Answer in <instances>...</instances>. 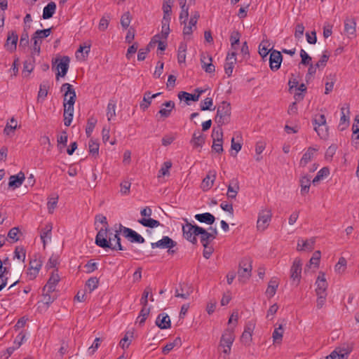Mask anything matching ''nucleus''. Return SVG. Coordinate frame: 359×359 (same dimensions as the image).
Returning a JSON list of instances; mask_svg holds the SVG:
<instances>
[{
  "label": "nucleus",
  "mask_w": 359,
  "mask_h": 359,
  "mask_svg": "<svg viewBox=\"0 0 359 359\" xmlns=\"http://www.w3.org/2000/svg\"><path fill=\"white\" fill-rule=\"evenodd\" d=\"M95 243L102 248H110L115 250H124L125 248L121 244V238L118 231L114 232L109 228H102L97 232L95 237Z\"/></svg>",
  "instance_id": "nucleus-1"
},
{
  "label": "nucleus",
  "mask_w": 359,
  "mask_h": 359,
  "mask_svg": "<svg viewBox=\"0 0 359 359\" xmlns=\"http://www.w3.org/2000/svg\"><path fill=\"white\" fill-rule=\"evenodd\" d=\"M235 339L233 330L227 328L223 332L219 345V348L226 355H229L231 350L232 344Z\"/></svg>",
  "instance_id": "nucleus-2"
},
{
  "label": "nucleus",
  "mask_w": 359,
  "mask_h": 359,
  "mask_svg": "<svg viewBox=\"0 0 359 359\" xmlns=\"http://www.w3.org/2000/svg\"><path fill=\"white\" fill-rule=\"evenodd\" d=\"M184 221L186 222V224L182 226L184 238L191 243L196 244L197 243L196 236H199L201 226L191 224L189 222L187 219H184Z\"/></svg>",
  "instance_id": "nucleus-3"
},
{
  "label": "nucleus",
  "mask_w": 359,
  "mask_h": 359,
  "mask_svg": "<svg viewBox=\"0 0 359 359\" xmlns=\"http://www.w3.org/2000/svg\"><path fill=\"white\" fill-rule=\"evenodd\" d=\"M231 107L226 102H222L217 107L216 121L220 125L226 124L230 119Z\"/></svg>",
  "instance_id": "nucleus-4"
},
{
  "label": "nucleus",
  "mask_w": 359,
  "mask_h": 359,
  "mask_svg": "<svg viewBox=\"0 0 359 359\" xmlns=\"http://www.w3.org/2000/svg\"><path fill=\"white\" fill-rule=\"evenodd\" d=\"M353 351V345L344 344L335 348V349L326 357V359H348L349 354Z\"/></svg>",
  "instance_id": "nucleus-5"
},
{
  "label": "nucleus",
  "mask_w": 359,
  "mask_h": 359,
  "mask_svg": "<svg viewBox=\"0 0 359 359\" xmlns=\"http://www.w3.org/2000/svg\"><path fill=\"white\" fill-rule=\"evenodd\" d=\"M272 218L271 210L269 208L262 209L258 214L257 228L258 231H264L269 226Z\"/></svg>",
  "instance_id": "nucleus-6"
},
{
  "label": "nucleus",
  "mask_w": 359,
  "mask_h": 359,
  "mask_svg": "<svg viewBox=\"0 0 359 359\" xmlns=\"http://www.w3.org/2000/svg\"><path fill=\"white\" fill-rule=\"evenodd\" d=\"M43 261L40 258L35 257L29 261V266L26 271L27 279L29 280H34L42 267Z\"/></svg>",
  "instance_id": "nucleus-7"
},
{
  "label": "nucleus",
  "mask_w": 359,
  "mask_h": 359,
  "mask_svg": "<svg viewBox=\"0 0 359 359\" xmlns=\"http://www.w3.org/2000/svg\"><path fill=\"white\" fill-rule=\"evenodd\" d=\"M212 137L213 140L212 149L218 154H222L223 149V131L220 126L214 128L212 132Z\"/></svg>",
  "instance_id": "nucleus-8"
},
{
  "label": "nucleus",
  "mask_w": 359,
  "mask_h": 359,
  "mask_svg": "<svg viewBox=\"0 0 359 359\" xmlns=\"http://www.w3.org/2000/svg\"><path fill=\"white\" fill-rule=\"evenodd\" d=\"M252 265L250 259H243L238 271V280L241 282H246L251 276Z\"/></svg>",
  "instance_id": "nucleus-9"
},
{
  "label": "nucleus",
  "mask_w": 359,
  "mask_h": 359,
  "mask_svg": "<svg viewBox=\"0 0 359 359\" xmlns=\"http://www.w3.org/2000/svg\"><path fill=\"white\" fill-rule=\"evenodd\" d=\"M61 91H64V104L67 107H74L76 101V92L73 86L68 83H64L61 87Z\"/></svg>",
  "instance_id": "nucleus-10"
},
{
  "label": "nucleus",
  "mask_w": 359,
  "mask_h": 359,
  "mask_svg": "<svg viewBox=\"0 0 359 359\" xmlns=\"http://www.w3.org/2000/svg\"><path fill=\"white\" fill-rule=\"evenodd\" d=\"M70 59L68 56H63L57 58L55 61L57 73L56 74V79L59 77H65L67 73L69 67Z\"/></svg>",
  "instance_id": "nucleus-11"
},
{
  "label": "nucleus",
  "mask_w": 359,
  "mask_h": 359,
  "mask_svg": "<svg viewBox=\"0 0 359 359\" xmlns=\"http://www.w3.org/2000/svg\"><path fill=\"white\" fill-rule=\"evenodd\" d=\"M119 229L120 231L122 232L123 236L128 238L131 243H144V238L134 230L128 227H125L122 225H120Z\"/></svg>",
  "instance_id": "nucleus-12"
},
{
  "label": "nucleus",
  "mask_w": 359,
  "mask_h": 359,
  "mask_svg": "<svg viewBox=\"0 0 359 359\" xmlns=\"http://www.w3.org/2000/svg\"><path fill=\"white\" fill-rule=\"evenodd\" d=\"M177 243L174 241L170 237L165 236L161 240L158 241L156 243H151V245L153 249L159 248L161 249H168V252L170 253H173L174 250H170L172 248L175 247Z\"/></svg>",
  "instance_id": "nucleus-13"
},
{
  "label": "nucleus",
  "mask_w": 359,
  "mask_h": 359,
  "mask_svg": "<svg viewBox=\"0 0 359 359\" xmlns=\"http://www.w3.org/2000/svg\"><path fill=\"white\" fill-rule=\"evenodd\" d=\"M350 107L349 104H344L341 107V117L339 123L340 130H345L349 125Z\"/></svg>",
  "instance_id": "nucleus-14"
},
{
  "label": "nucleus",
  "mask_w": 359,
  "mask_h": 359,
  "mask_svg": "<svg viewBox=\"0 0 359 359\" xmlns=\"http://www.w3.org/2000/svg\"><path fill=\"white\" fill-rule=\"evenodd\" d=\"M283 60V56L280 51L273 50L271 51L269 57V66L272 71H277L280 67Z\"/></svg>",
  "instance_id": "nucleus-15"
},
{
  "label": "nucleus",
  "mask_w": 359,
  "mask_h": 359,
  "mask_svg": "<svg viewBox=\"0 0 359 359\" xmlns=\"http://www.w3.org/2000/svg\"><path fill=\"white\" fill-rule=\"evenodd\" d=\"M211 55L207 53L201 55V63L202 69L207 73H213L215 71V65L212 64Z\"/></svg>",
  "instance_id": "nucleus-16"
},
{
  "label": "nucleus",
  "mask_w": 359,
  "mask_h": 359,
  "mask_svg": "<svg viewBox=\"0 0 359 359\" xmlns=\"http://www.w3.org/2000/svg\"><path fill=\"white\" fill-rule=\"evenodd\" d=\"M302 262L299 259L296 258L290 269V278L294 281L297 282V285L299 284L301 278L302 273Z\"/></svg>",
  "instance_id": "nucleus-17"
},
{
  "label": "nucleus",
  "mask_w": 359,
  "mask_h": 359,
  "mask_svg": "<svg viewBox=\"0 0 359 359\" xmlns=\"http://www.w3.org/2000/svg\"><path fill=\"white\" fill-rule=\"evenodd\" d=\"M316 294H327V288L328 284L327 283L325 275L323 272H320L316 281Z\"/></svg>",
  "instance_id": "nucleus-18"
},
{
  "label": "nucleus",
  "mask_w": 359,
  "mask_h": 359,
  "mask_svg": "<svg viewBox=\"0 0 359 359\" xmlns=\"http://www.w3.org/2000/svg\"><path fill=\"white\" fill-rule=\"evenodd\" d=\"M60 280V277L57 273V271L52 272L47 283L43 287V290L48 292H55L56 290V286Z\"/></svg>",
  "instance_id": "nucleus-19"
},
{
  "label": "nucleus",
  "mask_w": 359,
  "mask_h": 359,
  "mask_svg": "<svg viewBox=\"0 0 359 359\" xmlns=\"http://www.w3.org/2000/svg\"><path fill=\"white\" fill-rule=\"evenodd\" d=\"M236 62V53L235 51L229 53L226 57L224 64V71L226 74L229 77L231 76L234 65Z\"/></svg>",
  "instance_id": "nucleus-20"
},
{
  "label": "nucleus",
  "mask_w": 359,
  "mask_h": 359,
  "mask_svg": "<svg viewBox=\"0 0 359 359\" xmlns=\"http://www.w3.org/2000/svg\"><path fill=\"white\" fill-rule=\"evenodd\" d=\"M193 292V288L187 283L180 284L175 290V296L183 299H187Z\"/></svg>",
  "instance_id": "nucleus-21"
},
{
  "label": "nucleus",
  "mask_w": 359,
  "mask_h": 359,
  "mask_svg": "<svg viewBox=\"0 0 359 359\" xmlns=\"http://www.w3.org/2000/svg\"><path fill=\"white\" fill-rule=\"evenodd\" d=\"M175 104L173 101H166L161 104V109L158 112L161 118H166L171 115V112L175 109Z\"/></svg>",
  "instance_id": "nucleus-22"
},
{
  "label": "nucleus",
  "mask_w": 359,
  "mask_h": 359,
  "mask_svg": "<svg viewBox=\"0 0 359 359\" xmlns=\"http://www.w3.org/2000/svg\"><path fill=\"white\" fill-rule=\"evenodd\" d=\"M215 179L216 172L214 170L209 171L203 180L201 188L205 191L210 190L213 186Z\"/></svg>",
  "instance_id": "nucleus-23"
},
{
  "label": "nucleus",
  "mask_w": 359,
  "mask_h": 359,
  "mask_svg": "<svg viewBox=\"0 0 359 359\" xmlns=\"http://www.w3.org/2000/svg\"><path fill=\"white\" fill-rule=\"evenodd\" d=\"M315 242V238H311L307 240L300 238L297 241V249L299 251H311L314 248Z\"/></svg>",
  "instance_id": "nucleus-24"
},
{
  "label": "nucleus",
  "mask_w": 359,
  "mask_h": 359,
  "mask_svg": "<svg viewBox=\"0 0 359 359\" xmlns=\"http://www.w3.org/2000/svg\"><path fill=\"white\" fill-rule=\"evenodd\" d=\"M205 140L204 135L201 131L197 130L194 133L190 143L194 149H201L205 144Z\"/></svg>",
  "instance_id": "nucleus-25"
},
{
  "label": "nucleus",
  "mask_w": 359,
  "mask_h": 359,
  "mask_svg": "<svg viewBox=\"0 0 359 359\" xmlns=\"http://www.w3.org/2000/svg\"><path fill=\"white\" fill-rule=\"evenodd\" d=\"M239 184L237 179H233L230 181L228 187H227V197L231 199L236 198L238 191H239Z\"/></svg>",
  "instance_id": "nucleus-26"
},
{
  "label": "nucleus",
  "mask_w": 359,
  "mask_h": 359,
  "mask_svg": "<svg viewBox=\"0 0 359 359\" xmlns=\"http://www.w3.org/2000/svg\"><path fill=\"white\" fill-rule=\"evenodd\" d=\"M317 151H318V149H316L313 147H309L307 149V150L304 153V154L299 161L300 166L304 167L309 162H311L312 161V159L313 158L314 155Z\"/></svg>",
  "instance_id": "nucleus-27"
},
{
  "label": "nucleus",
  "mask_w": 359,
  "mask_h": 359,
  "mask_svg": "<svg viewBox=\"0 0 359 359\" xmlns=\"http://www.w3.org/2000/svg\"><path fill=\"white\" fill-rule=\"evenodd\" d=\"M156 325L162 330L170 327V319L168 314L160 313L156 319Z\"/></svg>",
  "instance_id": "nucleus-28"
},
{
  "label": "nucleus",
  "mask_w": 359,
  "mask_h": 359,
  "mask_svg": "<svg viewBox=\"0 0 359 359\" xmlns=\"http://www.w3.org/2000/svg\"><path fill=\"white\" fill-rule=\"evenodd\" d=\"M25 179V174L22 172H20L15 175H11L9 177L8 186L13 188H18L22 184Z\"/></svg>",
  "instance_id": "nucleus-29"
},
{
  "label": "nucleus",
  "mask_w": 359,
  "mask_h": 359,
  "mask_svg": "<svg viewBox=\"0 0 359 359\" xmlns=\"http://www.w3.org/2000/svg\"><path fill=\"white\" fill-rule=\"evenodd\" d=\"M90 50V44L81 45L76 52V57L78 60L84 61L88 55Z\"/></svg>",
  "instance_id": "nucleus-30"
},
{
  "label": "nucleus",
  "mask_w": 359,
  "mask_h": 359,
  "mask_svg": "<svg viewBox=\"0 0 359 359\" xmlns=\"http://www.w3.org/2000/svg\"><path fill=\"white\" fill-rule=\"evenodd\" d=\"M18 40V34L13 32L9 33L7 37L6 43L5 44L7 50L13 51L16 49L17 42Z\"/></svg>",
  "instance_id": "nucleus-31"
},
{
  "label": "nucleus",
  "mask_w": 359,
  "mask_h": 359,
  "mask_svg": "<svg viewBox=\"0 0 359 359\" xmlns=\"http://www.w3.org/2000/svg\"><path fill=\"white\" fill-rule=\"evenodd\" d=\"M278 285H279V281H278V278H271L268 283V287H267L266 292H265L266 295L269 298L273 297L276 292Z\"/></svg>",
  "instance_id": "nucleus-32"
},
{
  "label": "nucleus",
  "mask_w": 359,
  "mask_h": 359,
  "mask_svg": "<svg viewBox=\"0 0 359 359\" xmlns=\"http://www.w3.org/2000/svg\"><path fill=\"white\" fill-rule=\"evenodd\" d=\"M199 236L202 245H209L210 243L215 238V236L212 233L208 232L205 229L201 227L199 229Z\"/></svg>",
  "instance_id": "nucleus-33"
},
{
  "label": "nucleus",
  "mask_w": 359,
  "mask_h": 359,
  "mask_svg": "<svg viewBox=\"0 0 359 359\" xmlns=\"http://www.w3.org/2000/svg\"><path fill=\"white\" fill-rule=\"evenodd\" d=\"M52 229V224L50 223H48L44 226V227L42 228L41 231L40 236L44 247L46 244V242L50 240Z\"/></svg>",
  "instance_id": "nucleus-34"
},
{
  "label": "nucleus",
  "mask_w": 359,
  "mask_h": 359,
  "mask_svg": "<svg viewBox=\"0 0 359 359\" xmlns=\"http://www.w3.org/2000/svg\"><path fill=\"white\" fill-rule=\"evenodd\" d=\"M57 297L53 294V292H48L43 290L42 299L41 302L45 305V309H47L55 299Z\"/></svg>",
  "instance_id": "nucleus-35"
},
{
  "label": "nucleus",
  "mask_w": 359,
  "mask_h": 359,
  "mask_svg": "<svg viewBox=\"0 0 359 359\" xmlns=\"http://www.w3.org/2000/svg\"><path fill=\"white\" fill-rule=\"evenodd\" d=\"M195 218L198 222L205 223L207 224H212L215 220L214 215L210 214V212L197 214L195 215Z\"/></svg>",
  "instance_id": "nucleus-36"
},
{
  "label": "nucleus",
  "mask_w": 359,
  "mask_h": 359,
  "mask_svg": "<svg viewBox=\"0 0 359 359\" xmlns=\"http://www.w3.org/2000/svg\"><path fill=\"white\" fill-rule=\"evenodd\" d=\"M299 185L301 187V194L306 195L309 191V188L311 186V180L310 177L307 175L302 176L299 180Z\"/></svg>",
  "instance_id": "nucleus-37"
},
{
  "label": "nucleus",
  "mask_w": 359,
  "mask_h": 359,
  "mask_svg": "<svg viewBox=\"0 0 359 359\" xmlns=\"http://www.w3.org/2000/svg\"><path fill=\"white\" fill-rule=\"evenodd\" d=\"M56 11V4L55 3L51 1L48 3L44 8L43 11V18L46 20L53 17Z\"/></svg>",
  "instance_id": "nucleus-38"
},
{
  "label": "nucleus",
  "mask_w": 359,
  "mask_h": 359,
  "mask_svg": "<svg viewBox=\"0 0 359 359\" xmlns=\"http://www.w3.org/2000/svg\"><path fill=\"white\" fill-rule=\"evenodd\" d=\"M116 101L110 100L107 107V117L108 121L114 120L116 116Z\"/></svg>",
  "instance_id": "nucleus-39"
},
{
  "label": "nucleus",
  "mask_w": 359,
  "mask_h": 359,
  "mask_svg": "<svg viewBox=\"0 0 359 359\" xmlns=\"http://www.w3.org/2000/svg\"><path fill=\"white\" fill-rule=\"evenodd\" d=\"M74 114V107H67L64 104V124L69 126L72 123Z\"/></svg>",
  "instance_id": "nucleus-40"
},
{
  "label": "nucleus",
  "mask_w": 359,
  "mask_h": 359,
  "mask_svg": "<svg viewBox=\"0 0 359 359\" xmlns=\"http://www.w3.org/2000/svg\"><path fill=\"white\" fill-rule=\"evenodd\" d=\"M159 95H161V93H155V94H153V95H151V93L150 92H146L144 95V97H143V102L140 104V107L143 109V110H145L146 109H147L149 105L151 104V100L153 98H155L157 96H158Z\"/></svg>",
  "instance_id": "nucleus-41"
},
{
  "label": "nucleus",
  "mask_w": 359,
  "mask_h": 359,
  "mask_svg": "<svg viewBox=\"0 0 359 359\" xmlns=\"http://www.w3.org/2000/svg\"><path fill=\"white\" fill-rule=\"evenodd\" d=\"M187 49V44L186 42L182 41L180 43L177 51V60L179 63H184L186 61V52Z\"/></svg>",
  "instance_id": "nucleus-42"
},
{
  "label": "nucleus",
  "mask_w": 359,
  "mask_h": 359,
  "mask_svg": "<svg viewBox=\"0 0 359 359\" xmlns=\"http://www.w3.org/2000/svg\"><path fill=\"white\" fill-rule=\"evenodd\" d=\"M330 175V170L327 167L321 168L316 176L313 178L312 182L314 185L317 184L320 180H324Z\"/></svg>",
  "instance_id": "nucleus-43"
},
{
  "label": "nucleus",
  "mask_w": 359,
  "mask_h": 359,
  "mask_svg": "<svg viewBox=\"0 0 359 359\" xmlns=\"http://www.w3.org/2000/svg\"><path fill=\"white\" fill-rule=\"evenodd\" d=\"M149 313L150 309L149 307L142 306V309L137 318L136 323H139L140 325H143L149 315Z\"/></svg>",
  "instance_id": "nucleus-44"
},
{
  "label": "nucleus",
  "mask_w": 359,
  "mask_h": 359,
  "mask_svg": "<svg viewBox=\"0 0 359 359\" xmlns=\"http://www.w3.org/2000/svg\"><path fill=\"white\" fill-rule=\"evenodd\" d=\"M97 123V118L92 116L88 118L86 127V133L88 137L91 136V134Z\"/></svg>",
  "instance_id": "nucleus-45"
},
{
  "label": "nucleus",
  "mask_w": 359,
  "mask_h": 359,
  "mask_svg": "<svg viewBox=\"0 0 359 359\" xmlns=\"http://www.w3.org/2000/svg\"><path fill=\"white\" fill-rule=\"evenodd\" d=\"M18 123L17 121L13 117L10 120V123H7L4 129V133L6 135H10L14 133V130L17 128Z\"/></svg>",
  "instance_id": "nucleus-46"
},
{
  "label": "nucleus",
  "mask_w": 359,
  "mask_h": 359,
  "mask_svg": "<svg viewBox=\"0 0 359 359\" xmlns=\"http://www.w3.org/2000/svg\"><path fill=\"white\" fill-rule=\"evenodd\" d=\"M284 330L282 325H279L273 332L272 337L273 343H280L282 341Z\"/></svg>",
  "instance_id": "nucleus-47"
},
{
  "label": "nucleus",
  "mask_w": 359,
  "mask_h": 359,
  "mask_svg": "<svg viewBox=\"0 0 359 359\" xmlns=\"http://www.w3.org/2000/svg\"><path fill=\"white\" fill-rule=\"evenodd\" d=\"M336 79L334 74H330L326 77L325 94L332 91Z\"/></svg>",
  "instance_id": "nucleus-48"
},
{
  "label": "nucleus",
  "mask_w": 359,
  "mask_h": 359,
  "mask_svg": "<svg viewBox=\"0 0 359 359\" xmlns=\"http://www.w3.org/2000/svg\"><path fill=\"white\" fill-rule=\"evenodd\" d=\"M178 97L180 100H185L186 102L192 100L196 102L198 100V95L191 94L184 91H181L178 93Z\"/></svg>",
  "instance_id": "nucleus-49"
},
{
  "label": "nucleus",
  "mask_w": 359,
  "mask_h": 359,
  "mask_svg": "<svg viewBox=\"0 0 359 359\" xmlns=\"http://www.w3.org/2000/svg\"><path fill=\"white\" fill-rule=\"evenodd\" d=\"M181 345V339L177 337L173 341L167 344L162 349L163 354H168L172 351L175 346H180Z\"/></svg>",
  "instance_id": "nucleus-50"
},
{
  "label": "nucleus",
  "mask_w": 359,
  "mask_h": 359,
  "mask_svg": "<svg viewBox=\"0 0 359 359\" xmlns=\"http://www.w3.org/2000/svg\"><path fill=\"white\" fill-rule=\"evenodd\" d=\"M138 222L144 226L150 227V228L157 227L161 224L159 221L156 220L154 219H151V218H149V219L142 218V219H140Z\"/></svg>",
  "instance_id": "nucleus-51"
},
{
  "label": "nucleus",
  "mask_w": 359,
  "mask_h": 359,
  "mask_svg": "<svg viewBox=\"0 0 359 359\" xmlns=\"http://www.w3.org/2000/svg\"><path fill=\"white\" fill-rule=\"evenodd\" d=\"M184 24V27L183 29V34L184 36V39L189 40L190 36L193 33L194 30L196 29V25H192L191 24H190L189 21L188 22V25H187L186 22Z\"/></svg>",
  "instance_id": "nucleus-52"
},
{
  "label": "nucleus",
  "mask_w": 359,
  "mask_h": 359,
  "mask_svg": "<svg viewBox=\"0 0 359 359\" xmlns=\"http://www.w3.org/2000/svg\"><path fill=\"white\" fill-rule=\"evenodd\" d=\"M89 152L93 156H97L99 153V143L97 140L90 139L88 142Z\"/></svg>",
  "instance_id": "nucleus-53"
},
{
  "label": "nucleus",
  "mask_w": 359,
  "mask_h": 359,
  "mask_svg": "<svg viewBox=\"0 0 359 359\" xmlns=\"http://www.w3.org/2000/svg\"><path fill=\"white\" fill-rule=\"evenodd\" d=\"M133 337V332H127L124 336V337L121 340L119 345L121 346L123 349H126L128 348L129 345L131 342V338Z\"/></svg>",
  "instance_id": "nucleus-54"
},
{
  "label": "nucleus",
  "mask_w": 359,
  "mask_h": 359,
  "mask_svg": "<svg viewBox=\"0 0 359 359\" xmlns=\"http://www.w3.org/2000/svg\"><path fill=\"white\" fill-rule=\"evenodd\" d=\"M269 44L266 41H262L259 46V54L262 58L266 57L270 50L269 49Z\"/></svg>",
  "instance_id": "nucleus-55"
},
{
  "label": "nucleus",
  "mask_w": 359,
  "mask_h": 359,
  "mask_svg": "<svg viewBox=\"0 0 359 359\" xmlns=\"http://www.w3.org/2000/svg\"><path fill=\"white\" fill-rule=\"evenodd\" d=\"M241 34L238 31H233L230 36V42L231 48L234 50L236 49V45L238 44L240 41Z\"/></svg>",
  "instance_id": "nucleus-56"
},
{
  "label": "nucleus",
  "mask_w": 359,
  "mask_h": 359,
  "mask_svg": "<svg viewBox=\"0 0 359 359\" xmlns=\"http://www.w3.org/2000/svg\"><path fill=\"white\" fill-rule=\"evenodd\" d=\"M98 278L97 277H91L86 281V287L88 289L89 292H91L98 287Z\"/></svg>",
  "instance_id": "nucleus-57"
},
{
  "label": "nucleus",
  "mask_w": 359,
  "mask_h": 359,
  "mask_svg": "<svg viewBox=\"0 0 359 359\" xmlns=\"http://www.w3.org/2000/svg\"><path fill=\"white\" fill-rule=\"evenodd\" d=\"M131 182L128 180H123L120 184V193L123 196H128L130 194Z\"/></svg>",
  "instance_id": "nucleus-58"
},
{
  "label": "nucleus",
  "mask_w": 359,
  "mask_h": 359,
  "mask_svg": "<svg viewBox=\"0 0 359 359\" xmlns=\"http://www.w3.org/2000/svg\"><path fill=\"white\" fill-rule=\"evenodd\" d=\"M26 257V252L23 247L18 246L15 249L14 258L21 260L25 262Z\"/></svg>",
  "instance_id": "nucleus-59"
},
{
  "label": "nucleus",
  "mask_w": 359,
  "mask_h": 359,
  "mask_svg": "<svg viewBox=\"0 0 359 359\" xmlns=\"http://www.w3.org/2000/svg\"><path fill=\"white\" fill-rule=\"evenodd\" d=\"M314 130L321 139H326L328 136V128L327 125L323 126H315Z\"/></svg>",
  "instance_id": "nucleus-60"
},
{
  "label": "nucleus",
  "mask_w": 359,
  "mask_h": 359,
  "mask_svg": "<svg viewBox=\"0 0 359 359\" xmlns=\"http://www.w3.org/2000/svg\"><path fill=\"white\" fill-rule=\"evenodd\" d=\"M51 33V29L48 28L45 29H39L36 30L34 35L35 36V38H38L39 40L42 41L43 39H45L48 37Z\"/></svg>",
  "instance_id": "nucleus-61"
},
{
  "label": "nucleus",
  "mask_w": 359,
  "mask_h": 359,
  "mask_svg": "<svg viewBox=\"0 0 359 359\" xmlns=\"http://www.w3.org/2000/svg\"><path fill=\"white\" fill-rule=\"evenodd\" d=\"M172 167V163L170 161H165L163 163L162 167L158 171V177L168 175L170 174L169 170Z\"/></svg>",
  "instance_id": "nucleus-62"
},
{
  "label": "nucleus",
  "mask_w": 359,
  "mask_h": 359,
  "mask_svg": "<svg viewBox=\"0 0 359 359\" xmlns=\"http://www.w3.org/2000/svg\"><path fill=\"white\" fill-rule=\"evenodd\" d=\"M313 126H323L326 124V118L324 114H318L315 116L313 119Z\"/></svg>",
  "instance_id": "nucleus-63"
},
{
  "label": "nucleus",
  "mask_w": 359,
  "mask_h": 359,
  "mask_svg": "<svg viewBox=\"0 0 359 359\" xmlns=\"http://www.w3.org/2000/svg\"><path fill=\"white\" fill-rule=\"evenodd\" d=\"M346 267V260L344 257H340L339 259L338 262L335 265V271L339 273H341L344 272Z\"/></svg>",
  "instance_id": "nucleus-64"
}]
</instances>
